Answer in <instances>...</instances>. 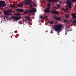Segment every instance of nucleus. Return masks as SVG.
Listing matches in <instances>:
<instances>
[{"instance_id":"c9c22d12","label":"nucleus","mask_w":76,"mask_h":76,"mask_svg":"<svg viewBox=\"0 0 76 76\" xmlns=\"http://www.w3.org/2000/svg\"><path fill=\"white\" fill-rule=\"evenodd\" d=\"M65 34H66V35H67V33H66Z\"/></svg>"},{"instance_id":"f3484780","label":"nucleus","mask_w":76,"mask_h":76,"mask_svg":"<svg viewBox=\"0 0 76 76\" xmlns=\"http://www.w3.org/2000/svg\"><path fill=\"white\" fill-rule=\"evenodd\" d=\"M47 6L48 7H50L51 6V4L50 3H48L47 4Z\"/></svg>"},{"instance_id":"2f4dec72","label":"nucleus","mask_w":76,"mask_h":76,"mask_svg":"<svg viewBox=\"0 0 76 76\" xmlns=\"http://www.w3.org/2000/svg\"><path fill=\"white\" fill-rule=\"evenodd\" d=\"M45 32H48V31H45Z\"/></svg>"},{"instance_id":"a211bd4d","label":"nucleus","mask_w":76,"mask_h":76,"mask_svg":"<svg viewBox=\"0 0 76 76\" xmlns=\"http://www.w3.org/2000/svg\"><path fill=\"white\" fill-rule=\"evenodd\" d=\"M23 6V4H19L18 5V6L19 7H22V6Z\"/></svg>"},{"instance_id":"412c9836","label":"nucleus","mask_w":76,"mask_h":76,"mask_svg":"<svg viewBox=\"0 0 76 76\" xmlns=\"http://www.w3.org/2000/svg\"><path fill=\"white\" fill-rule=\"evenodd\" d=\"M72 2H76V0H71Z\"/></svg>"},{"instance_id":"79ce46f5","label":"nucleus","mask_w":76,"mask_h":76,"mask_svg":"<svg viewBox=\"0 0 76 76\" xmlns=\"http://www.w3.org/2000/svg\"><path fill=\"white\" fill-rule=\"evenodd\" d=\"M11 19H12V18H11Z\"/></svg>"},{"instance_id":"aec40b11","label":"nucleus","mask_w":76,"mask_h":76,"mask_svg":"<svg viewBox=\"0 0 76 76\" xmlns=\"http://www.w3.org/2000/svg\"><path fill=\"white\" fill-rule=\"evenodd\" d=\"M18 23H19V24H20V25L22 24V22L21 21H19L18 22Z\"/></svg>"},{"instance_id":"58836bf2","label":"nucleus","mask_w":76,"mask_h":76,"mask_svg":"<svg viewBox=\"0 0 76 76\" xmlns=\"http://www.w3.org/2000/svg\"><path fill=\"white\" fill-rule=\"evenodd\" d=\"M0 13H1V12H0Z\"/></svg>"},{"instance_id":"c756f323","label":"nucleus","mask_w":76,"mask_h":76,"mask_svg":"<svg viewBox=\"0 0 76 76\" xmlns=\"http://www.w3.org/2000/svg\"><path fill=\"white\" fill-rule=\"evenodd\" d=\"M60 31H58V35H59V34H58V33H60Z\"/></svg>"},{"instance_id":"473e14b6","label":"nucleus","mask_w":76,"mask_h":76,"mask_svg":"<svg viewBox=\"0 0 76 76\" xmlns=\"http://www.w3.org/2000/svg\"><path fill=\"white\" fill-rule=\"evenodd\" d=\"M4 20L5 21H6V20L4 19Z\"/></svg>"},{"instance_id":"5701e85b","label":"nucleus","mask_w":76,"mask_h":76,"mask_svg":"<svg viewBox=\"0 0 76 76\" xmlns=\"http://www.w3.org/2000/svg\"><path fill=\"white\" fill-rule=\"evenodd\" d=\"M10 7H12V8H13V7H14V6L12 5L10 6Z\"/></svg>"},{"instance_id":"4c0bfd02","label":"nucleus","mask_w":76,"mask_h":76,"mask_svg":"<svg viewBox=\"0 0 76 76\" xmlns=\"http://www.w3.org/2000/svg\"><path fill=\"white\" fill-rule=\"evenodd\" d=\"M35 5V4H34V6Z\"/></svg>"},{"instance_id":"72a5a7b5","label":"nucleus","mask_w":76,"mask_h":76,"mask_svg":"<svg viewBox=\"0 0 76 76\" xmlns=\"http://www.w3.org/2000/svg\"><path fill=\"white\" fill-rule=\"evenodd\" d=\"M72 31V30H69L68 31Z\"/></svg>"},{"instance_id":"f257e3e1","label":"nucleus","mask_w":76,"mask_h":76,"mask_svg":"<svg viewBox=\"0 0 76 76\" xmlns=\"http://www.w3.org/2000/svg\"><path fill=\"white\" fill-rule=\"evenodd\" d=\"M54 30L56 31H58L61 29L62 28V26L61 25L58 24L54 26Z\"/></svg>"},{"instance_id":"c85d7f7f","label":"nucleus","mask_w":76,"mask_h":76,"mask_svg":"<svg viewBox=\"0 0 76 76\" xmlns=\"http://www.w3.org/2000/svg\"><path fill=\"white\" fill-rule=\"evenodd\" d=\"M66 10H68V8L67 7L66 8Z\"/></svg>"},{"instance_id":"f8f14e48","label":"nucleus","mask_w":76,"mask_h":76,"mask_svg":"<svg viewBox=\"0 0 76 76\" xmlns=\"http://www.w3.org/2000/svg\"><path fill=\"white\" fill-rule=\"evenodd\" d=\"M58 0H48V2H54L57 1Z\"/></svg>"},{"instance_id":"9d476101","label":"nucleus","mask_w":76,"mask_h":76,"mask_svg":"<svg viewBox=\"0 0 76 76\" xmlns=\"http://www.w3.org/2000/svg\"><path fill=\"white\" fill-rule=\"evenodd\" d=\"M50 8H47L46 10H44V11L47 13H49V12H50Z\"/></svg>"},{"instance_id":"b1692460","label":"nucleus","mask_w":76,"mask_h":76,"mask_svg":"<svg viewBox=\"0 0 76 76\" xmlns=\"http://www.w3.org/2000/svg\"><path fill=\"white\" fill-rule=\"evenodd\" d=\"M57 7H58V8H59V7H60V5H59V4L57 5Z\"/></svg>"},{"instance_id":"ea45409f","label":"nucleus","mask_w":76,"mask_h":76,"mask_svg":"<svg viewBox=\"0 0 76 76\" xmlns=\"http://www.w3.org/2000/svg\"><path fill=\"white\" fill-rule=\"evenodd\" d=\"M1 23L2 22V21H1Z\"/></svg>"},{"instance_id":"7ed1b4c3","label":"nucleus","mask_w":76,"mask_h":76,"mask_svg":"<svg viewBox=\"0 0 76 76\" xmlns=\"http://www.w3.org/2000/svg\"><path fill=\"white\" fill-rule=\"evenodd\" d=\"M12 10H4L3 11L5 15H12V13H8L9 12H12Z\"/></svg>"},{"instance_id":"20e7f679","label":"nucleus","mask_w":76,"mask_h":76,"mask_svg":"<svg viewBox=\"0 0 76 76\" xmlns=\"http://www.w3.org/2000/svg\"><path fill=\"white\" fill-rule=\"evenodd\" d=\"M6 6V4H5V1H0V8L1 7H5Z\"/></svg>"},{"instance_id":"9b49d317","label":"nucleus","mask_w":76,"mask_h":76,"mask_svg":"<svg viewBox=\"0 0 76 76\" xmlns=\"http://www.w3.org/2000/svg\"><path fill=\"white\" fill-rule=\"evenodd\" d=\"M54 19H56V20H60V19H61V18L60 17L58 18H57V16H55L54 17Z\"/></svg>"},{"instance_id":"a19ab883","label":"nucleus","mask_w":76,"mask_h":76,"mask_svg":"<svg viewBox=\"0 0 76 76\" xmlns=\"http://www.w3.org/2000/svg\"><path fill=\"white\" fill-rule=\"evenodd\" d=\"M15 32H16V31H15Z\"/></svg>"},{"instance_id":"6ab92c4d","label":"nucleus","mask_w":76,"mask_h":76,"mask_svg":"<svg viewBox=\"0 0 76 76\" xmlns=\"http://www.w3.org/2000/svg\"><path fill=\"white\" fill-rule=\"evenodd\" d=\"M72 22H73V23H76V21L75 20H72Z\"/></svg>"},{"instance_id":"423d86ee","label":"nucleus","mask_w":76,"mask_h":76,"mask_svg":"<svg viewBox=\"0 0 76 76\" xmlns=\"http://www.w3.org/2000/svg\"><path fill=\"white\" fill-rule=\"evenodd\" d=\"M51 12L52 13L54 14V15H59V13L56 10H52L51 11Z\"/></svg>"},{"instance_id":"cd10ccee","label":"nucleus","mask_w":76,"mask_h":76,"mask_svg":"<svg viewBox=\"0 0 76 76\" xmlns=\"http://www.w3.org/2000/svg\"><path fill=\"white\" fill-rule=\"evenodd\" d=\"M68 15H66V18H68Z\"/></svg>"},{"instance_id":"f03ea898","label":"nucleus","mask_w":76,"mask_h":76,"mask_svg":"<svg viewBox=\"0 0 76 76\" xmlns=\"http://www.w3.org/2000/svg\"><path fill=\"white\" fill-rule=\"evenodd\" d=\"M24 2L25 4L26 5H30L31 7H33L32 6L33 2L32 1H31V0H25Z\"/></svg>"},{"instance_id":"f704fd0d","label":"nucleus","mask_w":76,"mask_h":76,"mask_svg":"<svg viewBox=\"0 0 76 76\" xmlns=\"http://www.w3.org/2000/svg\"><path fill=\"white\" fill-rule=\"evenodd\" d=\"M7 17H6V19H7Z\"/></svg>"},{"instance_id":"0eeeda50","label":"nucleus","mask_w":76,"mask_h":76,"mask_svg":"<svg viewBox=\"0 0 76 76\" xmlns=\"http://www.w3.org/2000/svg\"><path fill=\"white\" fill-rule=\"evenodd\" d=\"M11 18L12 19L14 18L15 20H18L19 19H21V18L20 17H15L13 16Z\"/></svg>"},{"instance_id":"7c9ffc66","label":"nucleus","mask_w":76,"mask_h":76,"mask_svg":"<svg viewBox=\"0 0 76 76\" xmlns=\"http://www.w3.org/2000/svg\"><path fill=\"white\" fill-rule=\"evenodd\" d=\"M17 35H18V36H19V34H17Z\"/></svg>"},{"instance_id":"4468645a","label":"nucleus","mask_w":76,"mask_h":76,"mask_svg":"<svg viewBox=\"0 0 76 76\" xmlns=\"http://www.w3.org/2000/svg\"><path fill=\"white\" fill-rule=\"evenodd\" d=\"M47 18V16H42V15H40V18Z\"/></svg>"},{"instance_id":"2eb2a0df","label":"nucleus","mask_w":76,"mask_h":76,"mask_svg":"<svg viewBox=\"0 0 76 76\" xmlns=\"http://www.w3.org/2000/svg\"><path fill=\"white\" fill-rule=\"evenodd\" d=\"M29 12H30V11L28 10H26V12H25V13L26 14H27V13H28Z\"/></svg>"},{"instance_id":"dca6fc26","label":"nucleus","mask_w":76,"mask_h":76,"mask_svg":"<svg viewBox=\"0 0 76 76\" xmlns=\"http://www.w3.org/2000/svg\"><path fill=\"white\" fill-rule=\"evenodd\" d=\"M49 23H50V25H53L54 23V21H51L49 22Z\"/></svg>"},{"instance_id":"393cba45","label":"nucleus","mask_w":76,"mask_h":76,"mask_svg":"<svg viewBox=\"0 0 76 76\" xmlns=\"http://www.w3.org/2000/svg\"><path fill=\"white\" fill-rule=\"evenodd\" d=\"M15 15H16V16H18V15H19V14L17 13L16 14H15Z\"/></svg>"},{"instance_id":"4be33fe9","label":"nucleus","mask_w":76,"mask_h":76,"mask_svg":"<svg viewBox=\"0 0 76 76\" xmlns=\"http://www.w3.org/2000/svg\"><path fill=\"white\" fill-rule=\"evenodd\" d=\"M68 21L66 20H64V22H67Z\"/></svg>"},{"instance_id":"1a4fd4ad","label":"nucleus","mask_w":76,"mask_h":76,"mask_svg":"<svg viewBox=\"0 0 76 76\" xmlns=\"http://www.w3.org/2000/svg\"><path fill=\"white\" fill-rule=\"evenodd\" d=\"M30 12L31 13H32V12H36V9L35 8L31 9Z\"/></svg>"},{"instance_id":"ddd939ff","label":"nucleus","mask_w":76,"mask_h":76,"mask_svg":"<svg viewBox=\"0 0 76 76\" xmlns=\"http://www.w3.org/2000/svg\"><path fill=\"white\" fill-rule=\"evenodd\" d=\"M72 16L73 17V19H76V16L75 15V13H72Z\"/></svg>"},{"instance_id":"e433bc0d","label":"nucleus","mask_w":76,"mask_h":76,"mask_svg":"<svg viewBox=\"0 0 76 76\" xmlns=\"http://www.w3.org/2000/svg\"><path fill=\"white\" fill-rule=\"evenodd\" d=\"M75 7H76V5H75Z\"/></svg>"},{"instance_id":"39448f33","label":"nucleus","mask_w":76,"mask_h":76,"mask_svg":"<svg viewBox=\"0 0 76 76\" xmlns=\"http://www.w3.org/2000/svg\"><path fill=\"white\" fill-rule=\"evenodd\" d=\"M67 4V5H68V7L69 9H70L72 7L71 6H72V1H67L66 2Z\"/></svg>"},{"instance_id":"6e6552de","label":"nucleus","mask_w":76,"mask_h":76,"mask_svg":"<svg viewBox=\"0 0 76 76\" xmlns=\"http://www.w3.org/2000/svg\"><path fill=\"white\" fill-rule=\"evenodd\" d=\"M16 12H24V10L22 9H18L16 10Z\"/></svg>"},{"instance_id":"bb28decb","label":"nucleus","mask_w":76,"mask_h":76,"mask_svg":"<svg viewBox=\"0 0 76 76\" xmlns=\"http://www.w3.org/2000/svg\"><path fill=\"white\" fill-rule=\"evenodd\" d=\"M50 33H51V34H53V31H52V30L51 31Z\"/></svg>"},{"instance_id":"a878e982","label":"nucleus","mask_w":76,"mask_h":76,"mask_svg":"<svg viewBox=\"0 0 76 76\" xmlns=\"http://www.w3.org/2000/svg\"><path fill=\"white\" fill-rule=\"evenodd\" d=\"M26 18L27 19H30V17H26Z\"/></svg>"}]
</instances>
